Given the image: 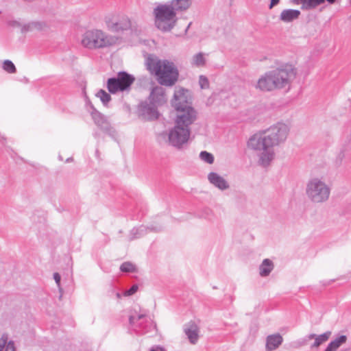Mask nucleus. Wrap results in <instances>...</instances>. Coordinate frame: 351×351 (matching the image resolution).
I'll use <instances>...</instances> for the list:
<instances>
[{"mask_svg":"<svg viewBox=\"0 0 351 351\" xmlns=\"http://www.w3.org/2000/svg\"><path fill=\"white\" fill-rule=\"evenodd\" d=\"M28 28H29V25H24L23 27H22V32H26L28 30Z\"/></svg>","mask_w":351,"mask_h":351,"instance_id":"obj_40","label":"nucleus"},{"mask_svg":"<svg viewBox=\"0 0 351 351\" xmlns=\"http://www.w3.org/2000/svg\"><path fill=\"white\" fill-rule=\"evenodd\" d=\"M90 112L94 123L108 136L115 138L116 131L111 127L106 117L97 111L92 104L90 105Z\"/></svg>","mask_w":351,"mask_h":351,"instance_id":"obj_11","label":"nucleus"},{"mask_svg":"<svg viewBox=\"0 0 351 351\" xmlns=\"http://www.w3.org/2000/svg\"><path fill=\"white\" fill-rule=\"evenodd\" d=\"M193 115L189 114V117H186L184 114L177 115L175 126L169 131L168 141L169 145L177 148L181 149L186 144L190 136L189 126L195 121Z\"/></svg>","mask_w":351,"mask_h":351,"instance_id":"obj_4","label":"nucleus"},{"mask_svg":"<svg viewBox=\"0 0 351 351\" xmlns=\"http://www.w3.org/2000/svg\"><path fill=\"white\" fill-rule=\"evenodd\" d=\"M146 232V229L144 226H140L137 228H134L130 231V239L134 240L138 239L143 236Z\"/></svg>","mask_w":351,"mask_h":351,"instance_id":"obj_24","label":"nucleus"},{"mask_svg":"<svg viewBox=\"0 0 351 351\" xmlns=\"http://www.w3.org/2000/svg\"><path fill=\"white\" fill-rule=\"evenodd\" d=\"M295 75V69L291 66L269 71L258 78L255 88L262 92H272L283 88L289 90Z\"/></svg>","mask_w":351,"mask_h":351,"instance_id":"obj_2","label":"nucleus"},{"mask_svg":"<svg viewBox=\"0 0 351 351\" xmlns=\"http://www.w3.org/2000/svg\"><path fill=\"white\" fill-rule=\"evenodd\" d=\"M150 351H164V350L162 348L158 346L156 348H152Z\"/></svg>","mask_w":351,"mask_h":351,"instance_id":"obj_38","label":"nucleus"},{"mask_svg":"<svg viewBox=\"0 0 351 351\" xmlns=\"http://www.w3.org/2000/svg\"><path fill=\"white\" fill-rule=\"evenodd\" d=\"M138 288L137 285H133L129 289L125 291L124 295L126 296L132 295L137 291Z\"/></svg>","mask_w":351,"mask_h":351,"instance_id":"obj_33","label":"nucleus"},{"mask_svg":"<svg viewBox=\"0 0 351 351\" xmlns=\"http://www.w3.org/2000/svg\"><path fill=\"white\" fill-rule=\"evenodd\" d=\"M147 100L158 108L165 105L167 101V98L165 88L161 86L153 88Z\"/></svg>","mask_w":351,"mask_h":351,"instance_id":"obj_13","label":"nucleus"},{"mask_svg":"<svg viewBox=\"0 0 351 351\" xmlns=\"http://www.w3.org/2000/svg\"><path fill=\"white\" fill-rule=\"evenodd\" d=\"M53 278L56 281V283L57 284L58 287H60V280H61V276L60 275L58 274V273H54L53 274Z\"/></svg>","mask_w":351,"mask_h":351,"instance_id":"obj_36","label":"nucleus"},{"mask_svg":"<svg viewBox=\"0 0 351 351\" xmlns=\"http://www.w3.org/2000/svg\"><path fill=\"white\" fill-rule=\"evenodd\" d=\"M208 179L213 185L221 191L226 190L230 186L228 182L217 173H209Z\"/></svg>","mask_w":351,"mask_h":351,"instance_id":"obj_14","label":"nucleus"},{"mask_svg":"<svg viewBox=\"0 0 351 351\" xmlns=\"http://www.w3.org/2000/svg\"><path fill=\"white\" fill-rule=\"evenodd\" d=\"M93 136H94V137H95V138H99V133H98L97 132H95L93 133Z\"/></svg>","mask_w":351,"mask_h":351,"instance_id":"obj_41","label":"nucleus"},{"mask_svg":"<svg viewBox=\"0 0 351 351\" xmlns=\"http://www.w3.org/2000/svg\"><path fill=\"white\" fill-rule=\"evenodd\" d=\"M316 336H317V335H315V334H310L308 336V339H315Z\"/></svg>","mask_w":351,"mask_h":351,"instance_id":"obj_39","label":"nucleus"},{"mask_svg":"<svg viewBox=\"0 0 351 351\" xmlns=\"http://www.w3.org/2000/svg\"><path fill=\"white\" fill-rule=\"evenodd\" d=\"M206 215H208L209 213H211V210L210 209H208V208L206 209Z\"/></svg>","mask_w":351,"mask_h":351,"instance_id":"obj_44","label":"nucleus"},{"mask_svg":"<svg viewBox=\"0 0 351 351\" xmlns=\"http://www.w3.org/2000/svg\"><path fill=\"white\" fill-rule=\"evenodd\" d=\"M350 153L351 154V134L343 140L342 147L337 156V162L340 164L346 155Z\"/></svg>","mask_w":351,"mask_h":351,"instance_id":"obj_19","label":"nucleus"},{"mask_svg":"<svg viewBox=\"0 0 351 351\" xmlns=\"http://www.w3.org/2000/svg\"><path fill=\"white\" fill-rule=\"evenodd\" d=\"M147 69L154 73L160 85L172 86L178 80L179 72L173 62L167 60H157L148 58Z\"/></svg>","mask_w":351,"mask_h":351,"instance_id":"obj_3","label":"nucleus"},{"mask_svg":"<svg viewBox=\"0 0 351 351\" xmlns=\"http://www.w3.org/2000/svg\"><path fill=\"white\" fill-rule=\"evenodd\" d=\"M274 269V264L272 261L268 258L263 260V263L259 267V274L262 277H266L269 275Z\"/></svg>","mask_w":351,"mask_h":351,"instance_id":"obj_21","label":"nucleus"},{"mask_svg":"<svg viewBox=\"0 0 351 351\" xmlns=\"http://www.w3.org/2000/svg\"><path fill=\"white\" fill-rule=\"evenodd\" d=\"M279 2H280V0H271L269 8L270 9H271L273 7L278 5L279 3Z\"/></svg>","mask_w":351,"mask_h":351,"instance_id":"obj_37","label":"nucleus"},{"mask_svg":"<svg viewBox=\"0 0 351 351\" xmlns=\"http://www.w3.org/2000/svg\"><path fill=\"white\" fill-rule=\"evenodd\" d=\"M96 97L99 98L103 105L106 106L111 100V96L109 93L103 89H100L97 93Z\"/></svg>","mask_w":351,"mask_h":351,"instance_id":"obj_28","label":"nucleus"},{"mask_svg":"<svg viewBox=\"0 0 351 351\" xmlns=\"http://www.w3.org/2000/svg\"><path fill=\"white\" fill-rule=\"evenodd\" d=\"M155 25L158 29L162 32L171 31L176 25V12L172 6L167 2L160 4L154 10Z\"/></svg>","mask_w":351,"mask_h":351,"instance_id":"obj_6","label":"nucleus"},{"mask_svg":"<svg viewBox=\"0 0 351 351\" xmlns=\"http://www.w3.org/2000/svg\"><path fill=\"white\" fill-rule=\"evenodd\" d=\"M105 23L108 30L112 32H119L129 29L131 21L125 15H108L105 17Z\"/></svg>","mask_w":351,"mask_h":351,"instance_id":"obj_10","label":"nucleus"},{"mask_svg":"<svg viewBox=\"0 0 351 351\" xmlns=\"http://www.w3.org/2000/svg\"><path fill=\"white\" fill-rule=\"evenodd\" d=\"M158 107L149 101H143L138 106L140 116L145 120H156L159 117Z\"/></svg>","mask_w":351,"mask_h":351,"instance_id":"obj_12","label":"nucleus"},{"mask_svg":"<svg viewBox=\"0 0 351 351\" xmlns=\"http://www.w3.org/2000/svg\"><path fill=\"white\" fill-rule=\"evenodd\" d=\"M330 335L331 332L330 331H327L322 335H317L313 344L311 346V348H317L322 343L326 341L329 339Z\"/></svg>","mask_w":351,"mask_h":351,"instance_id":"obj_25","label":"nucleus"},{"mask_svg":"<svg viewBox=\"0 0 351 351\" xmlns=\"http://www.w3.org/2000/svg\"><path fill=\"white\" fill-rule=\"evenodd\" d=\"M199 158L202 161L208 164H213L214 162L213 155L206 151L201 152L199 154Z\"/></svg>","mask_w":351,"mask_h":351,"instance_id":"obj_30","label":"nucleus"},{"mask_svg":"<svg viewBox=\"0 0 351 351\" xmlns=\"http://www.w3.org/2000/svg\"><path fill=\"white\" fill-rule=\"evenodd\" d=\"M71 160H72V158H67V159H66V162H69V161H71Z\"/></svg>","mask_w":351,"mask_h":351,"instance_id":"obj_45","label":"nucleus"},{"mask_svg":"<svg viewBox=\"0 0 351 351\" xmlns=\"http://www.w3.org/2000/svg\"><path fill=\"white\" fill-rule=\"evenodd\" d=\"M2 67L4 71L9 73H14L16 72V67L14 63L9 60H6L3 62Z\"/></svg>","mask_w":351,"mask_h":351,"instance_id":"obj_31","label":"nucleus"},{"mask_svg":"<svg viewBox=\"0 0 351 351\" xmlns=\"http://www.w3.org/2000/svg\"><path fill=\"white\" fill-rule=\"evenodd\" d=\"M283 339L279 334H274L267 336L266 339V351L276 350L282 343Z\"/></svg>","mask_w":351,"mask_h":351,"instance_id":"obj_16","label":"nucleus"},{"mask_svg":"<svg viewBox=\"0 0 351 351\" xmlns=\"http://www.w3.org/2000/svg\"><path fill=\"white\" fill-rule=\"evenodd\" d=\"M347 337L346 335H340L335 340L332 341L328 346H329L333 351H336L339 346L346 341Z\"/></svg>","mask_w":351,"mask_h":351,"instance_id":"obj_26","label":"nucleus"},{"mask_svg":"<svg viewBox=\"0 0 351 351\" xmlns=\"http://www.w3.org/2000/svg\"><path fill=\"white\" fill-rule=\"evenodd\" d=\"M184 332L189 341L192 344H195L199 337V329L196 324L192 323L184 328Z\"/></svg>","mask_w":351,"mask_h":351,"instance_id":"obj_17","label":"nucleus"},{"mask_svg":"<svg viewBox=\"0 0 351 351\" xmlns=\"http://www.w3.org/2000/svg\"><path fill=\"white\" fill-rule=\"evenodd\" d=\"M116 296H117V298H121V293H119V292H117V293H116Z\"/></svg>","mask_w":351,"mask_h":351,"instance_id":"obj_43","label":"nucleus"},{"mask_svg":"<svg viewBox=\"0 0 351 351\" xmlns=\"http://www.w3.org/2000/svg\"><path fill=\"white\" fill-rule=\"evenodd\" d=\"M306 193L313 202L322 203L328 199L330 189L324 182L315 178L308 182Z\"/></svg>","mask_w":351,"mask_h":351,"instance_id":"obj_8","label":"nucleus"},{"mask_svg":"<svg viewBox=\"0 0 351 351\" xmlns=\"http://www.w3.org/2000/svg\"><path fill=\"white\" fill-rule=\"evenodd\" d=\"M325 351H333L329 346H327Z\"/></svg>","mask_w":351,"mask_h":351,"instance_id":"obj_42","label":"nucleus"},{"mask_svg":"<svg viewBox=\"0 0 351 351\" xmlns=\"http://www.w3.org/2000/svg\"><path fill=\"white\" fill-rule=\"evenodd\" d=\"M5 348V350L6 351H15L14 343L12 341H10L8 343H7Z\"/></svg>","mask_w":351,"mask_h":351,"instance_id":"obj_35","label":"nucleus"},{"mask_svg":"<svg viewBox=\"0 0 351 351\" xmlns=\"http://www.w3.org/2000/svg\"><path fill=\"white\" fill-rule=\"evenodd\" d=\"M82 45L88 49L104 48L112 45L111 39L99 29L88 30L84 33L81 40Z\"/></svg>","mask_w":351,"mask_h":351,"instance_id":"obj_7","label":"nucleus"},{"mask_svg":"<svg viewBox=\"0 0 351 351\" xmlns=\"http://www.w3.org/2000/svg\"><path fill=\"white\" fill-rule=\"evenodd\" d=\"M199 84L202 89H206L209 88V81L204 75H200L199 77Z\"/></svg>","mask_w":351,"mask_h":351,"instance_id":"obj_32","label":"nucleus"},{"mask_svg":"<svg viewBox=\"0 0 351 351\" xmlns=\"http://www.w3.org/2000/svg\"><path fill=\"white\" fill-rule=\"evenodd\" d=\"M8 342V335L3 334L0 339V351H3Z\"/></svg>","mask_w":351,"mask_h":351,"instance_id":"obj_34","label":"nucleus"},{"mask_svg":"<svg viewBox=\"0 0 351 351\" xmlns=\"http://www.w3.org/2000/svg\"><path fill=\"white\" fill-rule=\"evenodd\" d=\"M107 88L108 91L112 94L117 93V92L119 91H123V88L121 86V84H119L118 80L116 77H110L108 80Z\"/></svg>","mask_w":351,"mask_h":351,"instance_id":"obj_22","label":"nucleus"},{"mask_svg":"<svg viewBox=\"0 0 351 351\" xmlns=\"http://www.w3.org/2000/svg\"><path fill=\"white\" fill-rule=\"evenodd\" d=\"M128 320L130 329L137 335H144L156 329V325L150 317L138 306H135L130 311Z\"/></svg>","mask_w":351,"mask_h":351,"instance_id":"obj_5","label":"nucleus"},{"mask_svg":"<svg viewBox=\"0 0 351 351\" xmlns=\"http://www.w3.org/2000/svg\"><path fill=\"white\" fill-rule=\"evenodd\" d=\"M174 12L176 11H185L191 5V0H171L169 2Z\"/></svg>","mask_w":351,"mask_h":351,"instance_id":"obj_20","label":"nucleus"},{"mask_svg":"<svg viewBox=\"0 0 351 351\" xmlns=\"http://www.w3.org/2000/svg\"><path fill=\"white\" fill-rule=\"evenodd\" d=\"M294 4H302V9H313L319 5L318 0H291Z\"/></svg>","mask_w":351,"mask_h":351,"instance_id":"obj_23","label":"nucleus"},{"mask_svg":"<svg viewBox=\"0 0 351 351\" xmlns=\"http://www.w3.org/2000/svg\"><path fill=\"white\" fill-rule=\"evenodd\" d=\"M192 64L196 66H203L206 64V59L204 57V53L199 52L193 56L192 58Z\"/></svg>","mask_w":351,"mask_h":351,"instance_id":"obj_27","label":"nucleus"},{"mask_svg":"<svg viewBox=\"0 0 351 351\" xmlns=\"http://www.w3.org/2000/svg\"><path fill=\"white\" fill-rule=\"evenodd\" d=\"M116 78L118 80L123 91L130 90L131 85L135 80V78L132 75H130L125 71L119 72Z\"/></svg>","mask_w":351,"mask_h":351,"instance_id":"obj_15","label":"nucleus"},{"mask_svg":"<svg viewBox=\"0 0 351 351\" xmlns=\"http://www.w3.org/2000/svg\"><path fill=\"white\" fill-rule=\"evenodd\" d=\"M289 130L287 124L278 122L250 138L247 146L260 152L258 163L261 166L266 167L270 165L275 156L273 147L285 142Z\"/></svg>","mask_w":351,"mask_h":351,"instance_id":"obj_1","label":"nucleus"},{"mask_svg":"<svg viewBox=\"0 0 351 351\" xmlns=\"http://www.w3.org/2000/svg\"><path fill=\"white\" fill-rule=\"evenodd\" d=\"M300 15V11L294 9L283 10L280 15V20L285 23H290L297 19Z\"/></svg>","mask_w":351,"mask_h":351,"instance_id":"obj_18","label":"nucleus"},{"mask_svg":"<svg viewBox=\"0 0 351 351\" xmlns=\"http://www.w3.org/2000/svg\"><path fill=\"white\" fill-rule=\"evenodd\" d=\"M136 266L132 263L126 261L123 263L120 266V270L124 273L136 271Z\"/></svg>","mask_w":351,"mask_h":351,"instance_id":"obj_29","label":"nucleus"},{"mask_svg":"<svg viewBox=\"0 0 351 351\" xmlns=\"http://www.w3.org/2000/svg\"><path fill=\"white\" fill-rule=\"evenodd\" d=\"M171 103L178 112L177 115L184 114L186 117H188L189 114H191V115H193L194 119H196V111L189 102V91L188 90L184 88L176 89Z\"/></svg>","mask_w":351,"mask_h":351,"instance_id":"obj_9","label":"nucleus"}]
</instances>
